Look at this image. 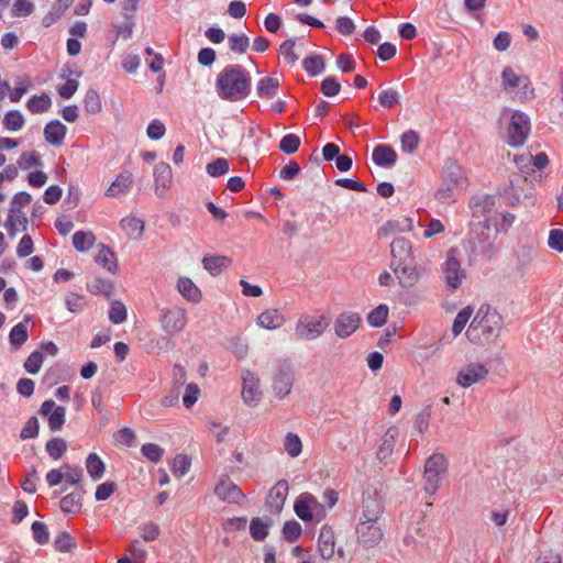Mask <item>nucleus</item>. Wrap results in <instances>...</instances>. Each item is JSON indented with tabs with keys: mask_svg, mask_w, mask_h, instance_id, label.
<instances>
[{
	"mask_svg": "<svg viewBox=\"0 0 563 563\" xmlns=\"http://www.w3.org/2000/svg\"><path fill=\"white\" fill-rule=\"evenodd\" d=\"M251 80L242 65H228L217 76L216 90L221 99L236 102L250 95Z\"/></svg>",
	"mask_w": 563,
	"mask_h": 563,
	"instance_id": "nucleus-1",
	"label": "nucleus"
},
{
	"mask_svg": "<svg viewBox=\"0 0 563 563\" xmlns=\"http://www.w3.org/2000/svg\"><path fill=\"white\" fill-rule=\"evenodd\" d=\"M503 325L501 316L489 305L483 303L466 330L472 343L485 344L498 338Z\"/></svg>",
	"mask_w": 563,
	"mask_h": 563,
	"instance_id": "nucleus-2",
	"label": "nucleus"
},
{
	"mask_svg": "<svg viewBox=\"0 0 563 563\" xmlns=\"http://www.w3.org/2000/svg\"><path fill=\"white\" fill-rule=\"evenodd\" d=\"M467 181L464 170L454 162L445 165L442 184L435 194L441 203L454 202L466 188Z\"/></svg>",
	"mask_w": 563,
	"mask_h": 563,
	"instance_id": "nucleus-3",
	"label": "nucleus"
},
{
	"mask_svg": "<svg viewBox=\"0 0 563 563\" xmlns=\"http://www.w3.org/2000/svg\"><path fill=\"white\" fill-rule=\"evenodd\" d=\"M329 322L323 316H301L295 327V338L301 341H313L327 330Z\"/></svg>",
	"mask_w": 563,
	"mask_h": 563,
	"instance_id": "nucleus-4",
	"label": "nucleus"
},
{
	"mask_svg": "<svg viewBox=\"0 0 563 563\" xmlns=\"http://www.w3.org/2000/svg\"><path fill=\"white\" fill-rule=\"evenodd\" d=\"M445 470L446 465L443 454L435 453L427 459L423 473L426 493L429 495H434L437 493Z\"/></svg>",
	"mask_w": 563,
	"mask_h": 563,
	"instance_id": "nucleus-5",
	"label": "nucleus"
},
{
	"mask_svg": "<svg viewBox=\"0 0 563 563\" xmlns=\"http://www.w3.org/2000/svg\"><path fill=\"white\" fill-rule=\"evenodd\" d=\"M470 244L475 255H492L494 252V240L490 238L488 224L472 223Z\"/></svg>",
	"mask_w": 563,
	"mask_h": 563,
	"instance_id": "nucleus-6",
	"label": "nucleus"
},
{
	"mask_svg": "<svg viewBox=\"0 0 563 563\" xmlns=\"http://www.w3.org/2000/svg\"><path fill=\"white\" fill-rule=\"evenodd\" d=\"M529 132V117L521 111H515L511 114L510 122L507 129V143L514 147L521 146L526 142Z\"/></svg>",
	"mask_w": 563,
	"mask_h": 563,
	"instance_id": "nucleus-7",
	"label": "nucleus"
},
{
	"mask_svg": "<svg viewBox=\"0 0 563 563\" xmlns=\"http://www.w3.org/2000/svg\"><path fill=\"white\" fill-rule=\"evenodd\" d=\"M295 379L292 366L287 361H280L273 374V390L275 395L283 399L290 394Z\"/></svg>",
	"mask_w": 563,
	"mask_h": 563,
	"instance_id": "nucleus-8",
	"label": "nucleus"
},
{
	"mask_svg": "<svg viewBox=\"0 0 563 563\" xmlns=\"http://www.w3.org/2000/svg\"><path fill=\"white\" fill-rule=\"evenodd\" d=\"M159 322L166 334L175 335L186 328L187 311L180 307L162 309Z\"/></svg>",
	"mask_w": 563,
	"mask_h": 563,
	"instance_id": "nucleus-9",
	"label": "nucleus"
},
{
	"mask_svg": "<svg viewBox=\"0 0 563 563\" xmlns=\"http://www.w3.org/2000/svg\"><path fill=\"white\" fill-rule=\"evenodd\" d=\"M472 212L473 218L477 220L475 223H483L492 227L498 214L496 199L487 195L474 198L472 201Z\"/></svg>",
	"mask_w": 563,
	"mask_h": 563,
	"instance_id": "nucleus-10",
	"label": "nucleus"
},
{
	"mask_svg": "<svg viewBox=\"0 0 563 563\" xmlns=\"http://www.w3.org/2000/svg\"><path fill=\"white\" fill-rule=\"evenodd\" d=\"M443 274L445 277L446 285L452 289H456L461 286L462 280L465 278V271L461 267V263L457 260V250L450 249L446 253V260L443 263Z\"/></svg>",
	"mask_w": 563,
	"mask_h": 563,
	"instance_id": "nucleus-11",
	"label": "nucleus"
},
{
	"mask_svg": "<svg viewBox=\"0 0 563 563\" xmlns=\"http://www.w3.org/2000/svg\"><path fill=\"white\" fill-rule=\"evenodd\" d=\"M357 541L364 548H373L383 540V530L378 521L360 520L356 526Z\"/></svg>",
	"mask_w": 563,
	"mask_h": 563,
	"instance_id": "nucleus-12",
	"label": "nucleus"
},
{
	"mask_svg": "<svg viewBox=\"0 0 563 563\" xmlns=\"http://www.w3.org/2000/svg\"><path fill=\"white\" fill-rule=\"evenodd\" d=\"M213 493L219 499L229 504H241L246 498L241 488L228 475H222L219 478Z\"/></svg>",
	"mask_w": 563,
	"mask_h": 563,
	"instance_id": "nucleus-13",
	"label": "nucleus"
},
{
	"mask_svg": "<svg viewBox=\"0 0 563 563\" xmlns=\"http://www.w3.org/2000/svg\"><path fill=\"white\" fill-rule=\"evenodd\" d=\"M501 81L505 89L519 88L518 92L520 99H526L532 95L533 89L531 88L530 80L527 76H519L511 67L504 68L501 73Z\"/></svg>",
	"mask_w": 563,
	"mask_h": 563,
	"instance_id": "nucleus-14",
	"label": "nucleus"
},
{
	"mask_svg": "<svg viewBox=\"0 0 563 563\" xmlns=\"http://www.w3.org/2000/svg\"><path fill=\"white\" fill-rule=\"evenodd\" d=\"M362 318L354 311H344L334 320V332L341 339L351 336L360 327Z\"/></svg>",
	"mask_w": 563,
	"mask_h": 563,
	"instance_id": "nucleus-15",
	"label": "nucleus"
},
{
	"mask_svg": "<svg viewBox=\"0 0 563 563\" xmlns=\"http://www.w3.org/2000/svg\"><path fill=\"white\" fill-rule=\"evenodd\" d=\"M390 268L398 278L399 285L404 288L415 286L419 282L423 272V269L417 265L416 261L400 264V266L394 265L390 266Z\"/></svg>",
	"mask_w": 563,
	"mask_h": 563,
	"instance_id": "nucleus-16",
	"label": "nucleus"
},
{
	"mask_svg": "<svg viewBox=\"0 0 563 563\" xmlns=\"http://www.w3.org/2000/svg\"><path fill=\"white\" fill-rule=\"evenodd\" d=\"M391 262L390 266L411 263L416 261L412 252V244L405 238H396L390 243Z\"/></svg>",
	"mask_w": 563,
	"mask_h": 563,
	"instance_id": "nucleus-17",
	"label": "nucleus"
},
{
	"mask_svg": "<svg viewBox=\"0 0 563 563\" xmlns=\"http://www.w3.org/2000/svg\"><path fill=\"white\" fill-rule=\"evenodd\" d=\"M488 375L487 367L482 363H472L461 369L456 377V383L467 388L473 384L484 379Z\"/></svg>",
	"mask_w": 563,
	"mask_h": 563,
	"instance_id": "nucleus-18",
	"label": "nucleus"
},
{
	"mask_svg": "<svg viewBox=\"0 0 563 563\" xmlns=\"http://www.w3.org/2000/svg\"><path fill=\"white\" fill-rule=\"evenodd\" d=\"M288 490V483L285 479L278 481L271 488L266 498V506L272 514L277 515L283 510Z\"/></svg>",
	"mask_w": 563,
	"mask_h": 563,
	"instance_id": "nucleus-19",
	"label": "nucleus"
},
{
	"mask_svg": "<svg viewBox=\"0 0 563 563\" xmlns=\"http://www.w3.org/2000/svg\"><path fill=\"white\" fill-rule=\"evenodd\" d=\"M242 398L245 404L254 405L260 401L262 393L260 390V380L251 371L242 373Z\"/></svg>",
	"mask_w": 563,
	"mask_h": 563,
	"instance_id": "nucleus-20",
	"label": "nucleus"
},
{
	"mask_svg": "<svg viewBox=\"0 0 563 563\" xmlns=\"http://www.w3.org/2000/svg\"><path fill=\"white\" fill-rule=\"evenodd\" d=\"M383 504L375 492H365L362 499V515L360 520L378 521L383 514Z\"/></svg>",
	"mask_w": 563,
	"mask_h": 563,
	"instance_id": "nucleus-21",
	"label": "nucleus"
},
{
	"mask_svg": "<svg viewBox=\"0 0 563 563\" xmlns=\"http://www.w3.org/2000/svg\"><path fill=\"white\" fill-rule=\"evenodd\" d=\"M155 194L163 197L169 189L173 180V172L170 166L165 162H159L154 167Z\"/></svg>",
	"mask_w": 563,
	"mask_h": 563,
	"instance_id": "nucleus-22",
	"label": "nucleus"
},
{
	"mask_svg": "<svg viewBox=\"0 0 563 563\" xmlns=\"http://www.w3.org/2000/svg\"><path fill=\"white\" fill-rule=\"evenodd\" d=\"M134 178L131 172H121L106 190V196L110 198H119L125 196L132 188Z\"/></svg>",
	"mask_w": 563,
	"mask_h": 563,
	"instance_id": "nucleus-23",
	"label": "nucleus"
},
{
	"mask_svg": "<svg viewBox=\"0 0 563 563\" xmlns=\"http://www.w3.org/2000/svg\"><path fill=\"white\" fill-rule=\"evenodd\" d=\"M318 547L322 559L330 560L333 558L335 552V541L334 532L330 527L324 526L321 528L318 539Z\"/></svg>",
	"mask_w": 563,
	"mask_h": 563,
	"instance_id": "nucleus-24",
	"label": "nucleus"
},
{
	"mask_svg": "<svg viewBox=\"0 0 563 563\" xmlns=\"http://www.w3.org/2000/svg\"><path fill=\"white\" fill-rule=\"evenodd\" d=\"M397 153L390 145L379 144L372 153L373 162L380 167H391L397 162Z\"/></svg>",
	"mask_w": 563,
	"mask_h": 563,
	"instance_id": "nucleus-25",
	"label": "nucleus"
},
{
	"mask_svg": "<svg viewBox=\"0 0 563 563\" xmlns=\"http://www.w3.org/2000/svg\"><path fill=\"white\" fill-rule=\"evenodd\" d=\"M4 227L9 235L14 236L19 232L20 227H22L23 231L26 230L27 218L20 208L11 207Z\"/></svg>",
	"mask_w": 563,
	"mask_h": 563,
	"instance_id": "nucleus-26",
	"label": "nucleus"
},
{
	"mask_svg": "<svg viewBox=\"0 0 563 563\" xmlns=\"http://www.w3.org/2000/svg\"><path fill=\"white\" fill-rule=\"evenodd\" d=\"M67 129L58 120L48 122L44 128L45 141L52 145L59 146L63 144Z\"/></svg>",
	"mask_w": 563,
	"mask_h": 563,
	"instance_id": "nucleus-27",
	"label": "nucleus"
},
{
	"mask_svg": "<svg viewBox=\"0 0 563 563\" xmlns=\"http://www.w3.org/2000/svg\"><path fill=\"white\" fill-rule=\"evenodd\" d=\"M31 319L32 317L26 314L24 316V322H20L11 329L9 341L14 350H19L27 341L29 332L25 323L31 321Z\"/></svg>",
	"mask_w": 563,
	"mask_h": 563,
	"instance_id": "nucleus-28",
	"label": "nucleus"
},
{
	"mask_svg": "<svg viewBox=\"0 0 563 563\" xmlns=\"http://www.w3.org/2000/svg\"><path fill=\"white\" fill-rule=\"evenodd\" d=\"M177 289L188 301L197 303L201 300V291L188 277H180L177 282Z\"/></svg>",
	"mask_w": 563,
	"mask_h": 563,
	"instance_id": "nucleus-29",
	"label": "nucleus"
},
{
	"mask_svg": "<svg viewBox=\"0 0 563 563\" xmlns=\"http://www.w3.org/2000/svg\"><path fill=\"white\" fill-rule=\"evenodd\" d=\"M284 317L277 309H268L257 317V324L267 330H274L282 327Z\"/></svg>",
	"mask_w": 563,
	"mask_h": 563,
	"instance_id": "nucleus-30",
	"label": "nucleus"
},
{
	"mask_svg": "<svg viewBox=\"0 0 563 563\" xmlns=\"http://www.w3.org/2000/svg\"><path fill=\"white\" fill-rule=\"evenodd\" d=\"M121 229L133 240L142 236L144 231V221L136 217H125L120 221Z\"/></svg>",
	"mask_w": 563,
	"mask_h": 563,
	"instance_id": "nucleus-31",
	"label": "nucleus"
},
{
	"mask_svg": "<svg viewBox=\"0 0 563 563\" xmlns=\"http://www.w3.org/2000/svg\"><path fill=\"white\" fill-rule=\"evenodd\" d=\"M280 82L277 78L265 77L258 80L256 92L260 98L272 99L277 95Z\"/></svg>",
	"mask_w": 563,
	"mask_h": 563,
	"instance_id": "nucleus-32",
	"label": "nucleus"
},
{
	"mask_svg": "<svg viewBox=\"0 0 563 563\" xmlns=\"http://www.w3.org/2000/svg\"><path fill=\"white\" fill-rule=\"evenodd\" d=\"M86 470L91 479L97 482L103 477L106 465L97 453H89L86 459Z\"/></svg>",
	"mask_w": 563,
	"mask_h": 563,
	"instance_id": "nucleus-33",
	"label": "nucleus"
},
{
	"mask_svg": "<svg viewBox=\"0 0 563 563\" xmlns=\"http://www.w3.org/2000/svg\"><path fill=\"white\" fill-rule=\"evenodd\" d=\"M96 263L104 267L108 272L115 274L118 271V263L115 254L110 247L101 245L95 258Z\"/></svg>",
	"mask_w": 563,
	"mask_h": 563,
	"instance_id": "nucleus-34",
	"label": "nucleus"
},
{
	"mask_svg": "<svg viewBox=\"0 0 563 563\" xmlns=\"http://www.w3.org/2000/svg\"><path fill=\"white\" fill-rule=\"evenodd\" d=\"M230 262L227 256H205L202 265L212 276H218L229 266Z\"/></svg>",
	"mask_w": 563,
	"mask_h": 563,
	"instance_id": "nucleus-35",
	"label": "nucleus"
},
{
	"mask_svg": "<svg viewBox=\"0 0 563 563\" xmlns=\"http://www.w3.org/2000/svg\"><path fill=\"white\" fill-rule=\"evenodd\" d=\"M87 289L93 295H103L110 298L114 292V285L109 279L96 277L87 283Z\"/></svg>",
	"mask_w": 563,
	"mask_h": 563,
	"instance_id": "nucleus-36",
	"label": "nucleus"
},
{
	"mask_svg": "<svg viewBox=\"0 0 563 563\" xmlns=\"http://www.w3.org/2000/svg\"><path fill=\"white\" fill-rule=\"evenodd\" d=\"M413 229V221L411 218L404 217L398 220H390L385 223L382 228V231L385 235L400 233V232H409Z\"/></svg>",
	"mask_w": 563,
	"mask_h": 563,
	"instance_id": "nucleus-37",
	"label": "nucleus"
},
{
	"mask_svg": "<svg viewBox=\"0 0 563 563\" xmlns=\"http://www.w3.org/2000/svg\"><path fill=\"white\" fill-rule=\"evenodd\" d=\"M82 493L73 492L64 496L60 500V509L65 514H77L82 506Z\"/></svg>",
	"mask_w": 563,
	"mask_h": 563,
	"instance_id": "nucleus-38",
	"label": "nucleus"
},
{
	"mask_svg": "<svg viewBox=\"0 0 563 563\" xmlns=\"http://www.w3.org/2000/svg\"><path fill=\"white\" fill-rule=\"evenodd\" d=\"M397 434L398 431L396 428H389L386 431L383 437L382 444L377 450V457L379 460H385L391 454Z\"/></svg>",
	"mask_w": 563,
	"mask_h": 563,
	"instance_id": "nucleus-39",
	"label": "nucleus"
},
{
	"mask_svg": "<svg viewBox=\"0 0 563 563\" xmlns=\"http://www.w3.org/2000/svg\"><path fill=\"white\" fill-rule=\"evenodd\" d=\"M302 67L310 76H318L323 73L325 68L324 58L318 54L307 56L302 60Z\"/></svg>",
	"mask_w": 563,
	"mask_h": 563,
	"instance_id": "nucleus-40",
	"label": "nucleus"
},
{
	"mask_svg": "<svg viewBox=\"0 0 563 563\" xmlns=\"http://www.w3.org/2000/svg\"><path fill=\"white\" fill-rule=\"evenodd\" d=\"M2 124L5 130L15 132L24 126L25 119L19 110H10L4 114Z\"/></svg>",
	"mask_w": 563,
	"mask_h": 563,
	"instance_id": "nucleus-41",
	"label": "nucleus"
},
{
	"mask_svg": "<svg viewBox=\"0 0 563 563\" xmlns=\"http://www.w3.org/2000/svg\"><path fill=\"white\" fill-rule=\"evenodd\" d=\"M52 106V100L48 95L33 96L26 102V108L32 113H43Z\"/></svg>",
	"mask_w": 563,
	"mask_h": 563,
	"instance_id": "nucleus-42",
	"label": "nucleus"
},
{
	"mask_svg": "<svg viewBox=\"0 0 563 563\" xmlns=\"http://www.w3.org/2000/svg\"><path fill=\"white\" fill-rule=\"evenodd\" d=\"M95 240L92 232L77 231L73 235V245L78 252H86L93 245Z\"/></svg>",
	"mask_w": 563,
	"mask_h": 563,
	"instance_id": "nucleus-43",
	"label": "nucleus"
},
{
	"mask_svg": "<svg viewBox=\"0 0 563 563\" xmlns=\"http://www.w3.org/2000/svg\"><path fill=\"white\" fill-rule=\"evenodd\" d=\"M307 497V493L300 494L294 504V510L302 521H312L310 505Z\"/></svg>",
	"mask_w": 563,
	"mask_h": 563,
	"instance_id": "nucleus-44",
	"label": "nucleus"
},
{
	"mask_svg": "<svg viewBox=\"0 0 563 563\" xmlns=\"http://www.w3.org/2000/svg\"><path fill=\"white\" fill-rule=\"evenodd\" d=\"M516 164L519 168L522 166H527L528 164H533V166L538 169H543L549 165V157L545 153H538L536 156H520L516 158Z\"/></svg>",
	"mask_w": 563,
	"mask_h": 563,
	"instance_id": "nucleus-45",
	"label": "nucleus"
},
{
	"mask_svg": "<svg viewBox=\"0 0 563 563\" xmlns=\"http://www.w3.org/2000/svg\"><path fill=\"white\" fill-rule=\"evenodd\" d=\"M284 449L290 457H297L302 451V442L296 433L288 432L284 439Z\"/></svg>",
	"mask_w": 563,
	"mask_h": 563,
	"instance_id": "nucleus-46",
	"label": "nucleus"
},
{
	"mask_svg": "<svg viewBox=\"0 0 563 563\" xmlns=\"http://www.w3.org/2000/svg\"><path fill=\"white\" fill-rule=\"evenodd\" d=\"M45 450L52 459L59 460L67 451V443L63 438H53L46 442Z\"/></svg>",
	"mask_w": 563,
	"mask_h": 563,
	"instance_id": "nucleus-47",
	"label": "nucleus"
},
{
	"mask_svg": "<svg viewBox=\"0 0 563 563\" xmlns=\"http://www.w3.org/2000/svg\"><path fill=\"white\" fill-rule=\"evenodd\" d=\"M85 110L90 114H97L101 111L102 104L99 93L95 89H89L84 99Z\"/></svg>",
	"mask_w": 563,
	"mask_h": 563,
	"instance_id": "nucleus-48",
	"label": "nucleus"
},
{
	"mask_svg": "<svg viewBox=\"0 0 563 563\" xmlns=\"http://www.w3.org/2000/svg\"><path fill=\"white\" fill-rule=\"evenodd\" d=\"M472 314L473 308L471 306H466L456 314L452 324V333L454 336H457L463 331Z\"/></svg>",
	"mask_w": 563,
	"mask_h": 563,
	"instance_id": "nucleus-49",
	"label": "nucleus"
},
{
	"mask_svg": "<svg viewBox=\"0 0 563 563\" xmlns=\"http://www.w3.org/2000/svg\"><path fill=\"white\" fill-rule=\"evenodd\" d=\"M67 8L68 3H62V0H58L52 10L43 16L42 24L45 27L51 26L62 18Z\"/></svg>",
	"mask_w": 563,
	"mask_h": 563,
	"instance_id": "nucleus-50",
	"label": "nucleus"
},
{
	"mask_svg": "<svg viewBox=\"0 0 563 563\" xmlns=\"http://www.w3.org/2000/svg\"><path fill=\"white\" fill-rule=\"evenodd\" d=\"M388 311L389 309L386 305L382 303L377 306L367 314V322L376 328L384 325L388 317Z\"/></svg>",
	"mask_w": 563,
	"mask_h": 563,
	"instance_id": "nucleus-51",
	"label": "nucleus"
},
{
	"mask_svg": "<svg viewBox=\"0 0 563 563\" xmlns=\"http://www.w3.org/2000/svg\"><path fill=\"white\" fill-rule=\"evenodd\" d=\"M229 48L238 54H243L250 46V40L245 34L233 33L228 37Z\"/></svg>",
	"mask_w": 563,
	"mask_h": 563,
	"instance_id": "nucleus-52",
	"label": "nucleus"
},
{
	"mask_svg": "<svg viewBox=\"0 0 563 563\" xmlns=\"http://www.w3.org/2000/svg\"><path fill=\"white\" fill-rule=\"evenodd\" d=\"M419 142V134L413 130L404 132L400 137L401 150L406 153H413L418 148Z\"/></svg>",
	"mask_w": 563,
	"mask_h": 563,
	"instance_id": "nucleus-53",
	"label": "nucleus"
},
{
	"mask_svg": "<svg viewBox=\"0 0 563 563\" xmlns=\"http://www.w3.org/2000/svg\"><path fill=\"white\" fill-rule=\"evenodd\" d=\"M191 461L187 455L178 454L172 463V473L180 478L188 473Z\"/></svg>",
	"mask_w": 563,
	"mask_h": 563,
	"instance_id": "nucleus-54",
	"label": "nucleus"
},
{
	"mask_svg": "<svg viewBox=\"0 0 563 563\" xmlns=\"http://www.w3.org/2000/svg\"><path fill=\"white\" fill-rule=\"evenodd\" d=\"M300 137L296 134L289 133L283 136L279 142V150L285 154H294L298 151L300 146Z\"/></svg>",
	"mask_w": 563,
	"mask_h": 563,
	"instance_id": "nucleus-55",
	"label": "nucleus"
},
{
	"mask_svg": "<svg viewBox=\"0 0 563 563\" xmlns=\"http://www.w3.org/2000/svg\"><path fill=\"white\" fill-rule=\"evenodd\" d=\"M63 481L70 485H77L82 478V468L69 464L62 465Z\"/></svg>",
	"mask_w": 563,
	"mask_h": 563,
	"instance_id": "nucleus-56",
	"label": "nucleus"
},
{
	"mask_svg": "<svg viewBox=\"0 0 563 563\" xmlns=\"http://www.w3.org/2000/svg\"><path fill=\"white\" fill-rule=\"evenodd\" d=\"M126 308L121 301L111 302V307L109 310V320L113 324H121L126 320Z\"/></svg>",
	"mask_w": 563,
	"mask_h": 563,
	"instance_id": "nucleus-57",
	"label": "nucleus"
},
{
	"mask_svg": "<svg viewBox=\"0 0 563 563\" xmlns=\"http://www.w3.org/2000/svg\"><path fill=\"white\" fill-rule=\"evenodd\" d=\"M250 533L256 541H263L268 534V523L260 518H253L250 523Z\"/></svg>",
	"mask_w": 563,
	"mask_h": 563,
	"instance_id": "nucleus-58",
	"label": "nucleus"
},
{
	"mask_svg": "<svg viewBox=\"0 0 563 563\" xmlns=\"http://www.w3.org/2000/svg\"><path fill=\"white\" fill-rule=\"evenodd\" d=\"M66 420V408L57 406L53 412L48 416V427L52 431H58L62 429Z\"/></svg>",
	"mask_w": 563,
	"mask_h": 563,
	"instance_id": "nucleus-59",
	"label": "nucleus"
},
{
	"mask_svg": "<svg viewBox=\"0 0 563 563\" xmlns=\"http://www.w3.org/2000/svg\"><path fill=\"white\" fill-rule=\"evenodd\" d=\"M229 162L225 158H217L206 166L208 175L211 177H220L229 172Z\"/></svg>",
	"mask_w": 563,
	"mask_h": 563,
	"instance_id": "nucleus-60",
	"label": "nucleus"
},
{
	"mask_svg": "<svg viewBox=\"0 0 563 563\" xmlns=\"http://www.w3.org/2000/svg\"><path fill=\"white\" fill-rule=\"evenodd\" d=\"M307 495H308L307 498L309 500L310 510H311V515H312V520L320 522L327 516V508L322 503H320L317 499L316 496H313L310 493H307Z\"/></svg>",
	"mask_w": 563,
	"mask_h": 563,
	"instance_id": "nucleus-61",
	"label": "nucleus"
},
{
	"mask_svg": "<svg viewBox=\"0 0 563 563\" xmlns=\"http://www.w3.org/2000/svg\"><path fill=\"white\" fill-rule=\"evenodd\" d=\"M515 220H516V216L514 213H510V212L499 213L498 212L492 227L495 228L496 233L506 232L514 224Z\"/></svg>",
	"mask_w": 563,
	"mask_h": 563,
	"instance_id": "nucleus-62",
	"label": "nucleus"
},
{
	"mask_svg": "<svg viewBox=\"0 0 563 563\" xmlns=\"http://www.w3.org/2000/svg\"><path fill=\"white\" fill-rule=\"evenodd\" d=\"M400 100L399 93L391 88L383 89L378 95V101L384 108H393Z\"/></svg>",
	"mask_w": 563,
	"mask_h": 563,
	"instance_id": "nucleus-63",
	"label": "nucleus"
},
{
	"mask_svg": "<svg viewBox=\"0 0 563 563\" xmlns=\"http://www.w3.org/2000/svg\"><path fill=\"white\" fill-rule=\"evenodd\" d=\"M301 526L296 520L286 521L283 527L284 539L288 542H295L301 534Z\"/></svg>",
	"mask_w": 563,
	"mask_h": 563,
	"instance_id": "nucleus-64",
	"label": "nucleus"
}]
</instances>
